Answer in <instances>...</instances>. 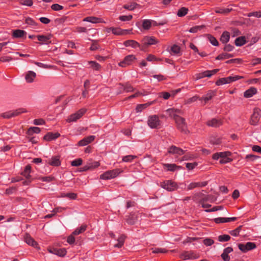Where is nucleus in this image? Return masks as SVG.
I'll list each match as a JSON object with an SVG mask.
<instances>
[{"mask_svg": "<svg viewBox=\"0 0 261 261\" xmlns=\"http://www.w3.org/2000/svg\"><path fill=\"white\" fill-rule=\"evenodd\" d=\"M87 227V226L86 225L83 224L80 227L76 228L72 234L68 237L67 242L70 244L74 243H75L76 244L80 243V242H79V238L76 237V236L84 232L86 230Z\"/></svg>", "mask_w": 261, "mask_h": 261, "instance_id": "obj_1", "label": "nucleus"}, {"mask_svg": "<svg viewBox=\"0 0 261 261\" xmlns=\"http://www.w3.org/2000/svg\"><path fill=\"white\" fill-rule=\"evenodd\" d=\"M185 243H193L195 245L197 243L203 244V245H212L214 243V241L211 239H203L198 238H189L184 241Z\"/></svg>", "mask_w": 261, "mask_h": 261, "instance_id": "obj_2", "label": "nucleus"}, {"mask_svg": "<svg viewBox=\"0 0 261 261\" xmlns=\"http://www.w3.org/2000/svg\"><path fill=\"white\" fill-rule=\"evenodd\" d=\"M121 172L122 170L119 169L109 170L100 175V178L104 180L111 179L117 176Z\"/></svg>", "mask_w": 261, "mask_h": 261, "instance_id": "obj_3", "label": "nucleus"}, {"mask_svg": "<svg viewBox=\"0 0 261 261\" xmlns=\"http://www.w3.org/2000/svg\"><path fill=\"white\" fill-rule=\"evenodd\" d=\"M261 118V110L258 108L253 109V112L250 118V123L251 125H256Z\"/></svg>", "mask_w": 261, "mask_h": 261, "instance_id": "obj_4", "label": "nucleus"}, {"mask_svg": "<svg viewBox=\"0 0 261 261\" xmlns=\"http://www.w3.org/2000/svg\"><path fill=\"white\" fill-rule=\"evenodd\" d=\"M148 125L151 128H156L160 125V120L158 116H150L148 118Z\"/></svg>", "mask_w": 261, "mask_h": 261, "instance_id": "obj_5", "label": "nucleus"}, {"mask_svg": "<svg viewBox=\"0 0 261 261\" xmlns=\"http://www.w3.org/2000/svg\"><path fill=\"white\" fill-rule=\"evenodd\" d=\"M47 250L49 252L59 255L60 256H63L66 254V250L64 248L49 246V247L47 248Z\"/></svg>", "mask_w": 261, "mask_h": 261, "instance_id": "obj_6", "label": "nucleus"}, {"mask_svg": "<svg viewBox=\"0 0 261 261\" xmlns=\"http://www.w3.org/2000/svg\"><path fill=\"white\" fill-rule=\"evenodd\" d=\"M161 187L168 191H174L177 188L176 182L172 180H166L161 183Z\"/></svg>", "mask_w": 261, "mask_h": 261, "instance_id": "obj_7", "label": "nucleus"}, {"mask_svg": "<svg viewBox=\"0 0 261 261\" xmlns=\"http://www.w3.org/2000/svg\"><path fill=\"white\" fill-rule=\"evenodd\" d=\"M86 111V109H80L75 113L71 115L67 120V122H71L76 121L77 119H80L84 115Z\"/></svg>", "mask_w": 261, "mask_h": 261, "instance_id": "obj_8", "label": "nucleus"}, {"mask_svg": "<svg viewBox=\"0 0 261 261\" xmlns=\"http://www.w3.org/2000/svg\"><path fill=\"white\" fill-rule=\"evenodd\" d=\"M177 126L181 132L187 133V125L185 122V119L180 116L178 117H176V119L175 120Z\"/></svg>", "mask_w": 261, "mask_h": 261, "instance_id": "obj_9", "label": "nucleus"}, {"mask_svg": "<svg viewBox=\"0 0 261 261\" xmlns=\"http://www.w3.org/2000/svg\"><path fill=\"white\" fill-rule=\"evenodd\" d=\"M199 255L194 251H185L180 256L184 259H193L198 258Z\"/></svg>", "mask_w": 261, "mask_h": 261, "instance_id": "obj_10", "label": "nucleus"}, {"mask_svg": "<svg viewBox=\"0 0 261 261\" xmlns=\"http://www.w3.org/2000/svg\"><path fill=\"white\" fill-rule=\"evenodd\" d=\"M136 60V58L134 55H130L125 57L123 61L119 63V65L122 67L129 65L132 63Z\"/></svg>", "mask_w": 261, "mask_h": 261, "instance_id": "obj_11", "label": "nucleus"}, {"mask_svg": "<svg viewBox=\"0 0 261 261\" xmlns=\"http://www.w3.org/2000/svg\"><path fill=\"white\" fill-rule=\"evenodd\" d=\"M231 152L229 151L221 152L220 163L221 164H226L231 162L232 159L229 158Z\"/></svg>", "mask_w": 261, "mask_h": 261, "instance_id": "obj_12", "label": "nucleus"}, {"mask_svg": "<svg viewBox=\"0 0 261 261\" xmlns=\"http://www.w3.org/2000/svg\"><path fill=\"white\" fill-rule=\"evenodd\" d=\"M31 167L30 165H27L24 171L22 173V175L25 177L27 179L26 180L23 181V185H28L29 183L31 182L30 177L31 175H30V173L31 172Z\"/></svg>", "mask_w": 261, "mask_h": 261, "instance_id": "obj_13", "label": "nucleus"}, {"mask_svg": "<svg viewBox=\"0 0 261 261\" xmlns=\"http://www.w3.org/2000/svg\"><path fill=\"white\" fill-rule=\"evenodd\" d=\"M168 153L176 154L177 155H181L184 154L185 153V151L182 149L173 145L169 148Z\"/></svg>", "mask_w": 261, "mask_h": 261, "instance_id": "obj_14", "label": "nucleus"}, {"mask_svg": "<svg viewBox=\"0 0 261 261\" xmlns=\"http://www.w3.org/2000/svg\"><path fill=\"white\" fill-rule=\"evenodd\" d=\"M36 74L33 71H29L25 74V80L28 83H32L34 82Z\"/></svg>", "mask_w": 261, "mask_h": 261, "instance_id": "obj_15", "label": "nucleus"}, {"mask_svg": "<svg viewBox=\"0 0 261 261\" xmlns=\"http://www.w3.org/2000/svg\"><path fill=\"white\" fill-rule=\"evenodd\" d=\"M95 138V137L94 136H89L80 141L78 144L79 146H81L87 145L92 142L94 140Z\"/></svg>", "mask_w": 261, "mask_h": 261, "instance_id": "obj_16", "label": "nucleus"}, {"mask_svg": "<svg viewBox=\"0 0 261 261\" xmlns=\"http://www.w3.org/2000/svg\"><path fill=\"white\" fill-rule=\"evenodd\" d=\"M37 37L38 40L41 42L42 43L47 44L51 43L50 39L51 38V35H38Z\"/></svg>", "mask_w": 261, "mask_h": 261, "instance_id": "obj_17", "label": "nucleus"}, {"mask_svg": "<svg viewBox=\"0 0 261 261\" xmlns=\"http://www.w3.org/2000/svg\"><path fill=\"white\" fill-rule=\"evenodd\" d=\"M233 251V249L231 247H228L225 248L223 253L221 254V257L222 259L224 261H229L230 260V257L228 255V254L231 252Z\"/></svg>", "mask_w": 261, "mask_h": 261, "instance_id": "obj_18", "label": "nucleus"}, {"mask_svg": "<svg viewBox=\"0 0 261 261\" xmlns=\"http://www.w3.org/2000/svg\"><path fill=\"white\" fill-rule=\"evenodd\" d=\"M60 136V134L58 133H48L44 137V139L47 141H50L53 140H55L56 138H58Z\"/></svg>", "mask_w": 261, "mask_h": 261, "instance_id": "obj_19", "label": "nucleus"}, {"mask_svg": "<svg viewBox=\"0 0 261 261\" xmlns=\"http://www.w3.org/2000/svg\"><path fill=\"white\" fill-rule=\"evenodd\" d=\"M219 70V69H215L212 70H206L204 72L199 73L201 78H203L205 77H211L212 75L216 73Z\"/></svg>", "mask_w": 261, "mask_h": 261, "instance_id": "obj_20", "label": "nucleus"}, {"mask_svg": "<svg viewBox=\"0 0 261 261\" xmlns=\"http://www.w3.org/2000/svg\"><path fill=\"white\" fill-rule=\"evenodd\" d=\"M257 90L254 87H251L244 93V96L246 98H249L252 97L253 95L256 94Z\"/></svg>", "mask_w": 261, "mask_h": 261, "instance_id": "obj_21", "label": "nucleus"}, {"mask_svg": "<svg viewBox=\"0 0 261 261\" xmlns=\"http://www.w3.org/2000/svg\"><path fill=\"white\" fill-rule=\"evenodd\" d=\"M48 164L54 166H58L60 165L59 157L58 156H53L48 160Z\"/></svg>", "mask_w": 261, "mask_h": 261, "instance_id": "obj_22", "label": "nucleus"}, {"mask_svg": "<svg viewBox=\"0 0 261 261\" xmlns=\"http://www.w3.org/2000/svg\"><path fill=\"white\" fill-rule=\"evenodd\" d=\"M207 124L212 127H218L222 124V122L220 120L214 118L207 122Z\"/></svg>", "mask_w": 261, "mask_h": 261, "instance_id": "obj_23", "label": "nucleus"}, {"mask_svg": "<svg viewBox=\"0 0 261 261\" xmlns=\"http://www.w3.org/2000/svg\"><path fill=\"white\" fill-rule=\"evenodd\" d=\"M163 166L165 169L170 171H174L177 169H179L181 168V167L177 166L174 164H163Z\"/></svg>", "mask_w": 261, "mask_h": 261, "instance_id": "obj_24", "label": "nucleus"}, {"mask_svg": "<svg viewBox=\"0 0 261 261\" xmlns=\"http://www.w3.org/2000/svg\"><path fill=\"white\" fill-rule=\"evenodd\" d=\"M27 34V33L21 30H15L13 31V36L15 38H22Z\"/></svg>", "mask_w": 261, "mask_h": 261, "instance_id": "obj_25", "label": "nucleus"}, {"mask_svg": "<svg viewBox=\"0 0 261 261\" xmlns=\"http://www.w3.org/2000/svg\"><path fill=\"white\" fill-rule=\"evenodd\" d=\"M215 95V91H209L204 96L202 97L200 99L204 100L205 103H206L208 100H211Z\"/></svg>", "mask_w": 261, "mask_h": 261, "instance_id": "obj_26", "label": "nucleus"}, {"mask_svg": "<svg viewBox=\"0 0 261 261\" xmlns=\"http://www.w3.org/2000/svg\"><path fill=\"white\" fill-rule=\"evenodd\" d=\"M144 43L147 45L155 44L158 43L157 40L153 37H146L144 39Z\"/></svg>", "mask_w": 261, "mask_h": 261, "instance_id": "obj_27", "label": "nucleus"}, {"mask_svg": "<svg viewBox=\"0 0 261 261\" xmlns=\"http://www.w3.org/2000/svg\"><path fill=\"white\" fill-rule=\"evenodd\" d=\"M153 103H154V101H151L150 102L138 105L137 106L136 109L137 112H141L143 110L145 109V108H146L147 107L150 106L151 105H152Z\"/></svg>", "mask_w": 261, "mask_h": 261, "instance_id": "obj_28", "label": "nucleus"}, {"mask_svg": "<svg viewBox=\"0 0 261 261\" xmlns=\"http://www.w3.org/2000/svg\"><path fill=\"white\" fill-rule=\"evenodd\" d=\"M230 36L229 33L227 32H224L220 38V41L223 43H226L229 40Z\"/></svg>", "mask_w": 261, "mask_h": 261, "instance_id": "obj_29", "label": "nucleus"}, {"mask_svg": "<svg viewBox=\"0 0 261 261\" xmlns=\"http://www.w3.org/2000/svg\"><path fill=\"white\" fill-rule=\"evenodd\" d=\"M124 44L126 46H132L134 48H136L139 46V43L133 40H127L124 42Z\"/></svg>", "mask_w": 261, "mask_h": 261, "instance_id": "obj_30", "label": "nucleus"}, {"mask_svg": "<svg viewBox=\"0 0 261 261\" xmlns=\"http://www.w3.org/2000/svg\"><path fill=\"white\" fill-rule=\"evenodd\" d=\"M151 26V19H144L142 21V27L144 30H149Z\"/></svg>", "mask_w": 261, "mask_h": 261, "instance_id": "obj_31", "label": "nucleus"}, {"mask_svg": "<svg viewBox=\"0 0 261 261\" xmlns=\"http://www.w3.org/2000/svg\"><path fill=\"white\" fill-rule=\"evenodd\" d=\"M24 241L28 245H38V243L35 242V241L28 234L24 236Z\"/></svg>", "mask_w": 261, "mask_h": 261, "instance_id": "obj_32", "label": "nucleus"}, {"mask_svg": "<svg viewBox=\"0 0 261 261\" xmlns=\"http://www.w3.org/2000/svg\"><path fill=\"white\" fill-rule=\"evenodd\" d=\"M246 43L244 37H240L237 38L235 40V44L236 46H241Z\"/></svg>", "mask_w": 261, "mask_h": 261, "instance_id": "obj_33", "label": "nucleus"}, {"mask_svg": "<svg viewBox=\"0 0 261 261\" xmlns=\"http://www.w3.org/2000/svg\"><path fill=\"white\" fill-rule=\"evenodd\" d=\"M239 249L243 252H246L249 250H251L255 248L256 246H238Z\"/></svg>", "mask_w": 261, "mask_h": 261, "instance_id": "obj_34", "label": "nucleus"}, {"mask_svg": "<svg viewBox=\"0 0 261 261\" xmlns=\"http://www.w3.org/2000/svg\"><path fill=\"white\" fill-rule=\"evenodd\" d=\"M137 221V216L135 214H131L127 219L128 224L133 225L135 224Z\"/></svg>", "mask_w": 261, "mask_h": 261, "instance_id": "obj_35", "label": "nucleus"}, {"mask_svg": "<svg viewBox=\"0 0 261 261\" xmlns=\"http://www.w3.org/2000/svg\"><path fill=\"white\" fill-rule=\"evenodd\" d=\"M233 56V55L232 54L225 53V54H222L219 55V56H218L216 57V60H224L225 59L231 58Z\"/></svg>", "mask_w": 261, "mask_h": 261, "instance_id": "obj_36", "label": "nucleus"}, {"mask_svg": "<svg viewBox=\"0 0 261 261\" xmlns=\"http://www.w3.org/2000/svg\"><path fill=\"white\" fill-rule=\"evenodd\" d=\"M210 142L213 145H218L221 143V139L220 137L212 136Z\"/></svg>", "mask_w": 261, "mask_h": 261, "instance_id": "obj_37", "label": "nucleus"}, {"mask_svg": "<svg viewBox=\"0 0 261 261\" xmlns=\"http://www.w3.org/2000/svg\"><path fill=\"white\" fill-rule=\"evenodd\" d=\"M40 132V128L38 127H31L28 130L29 135H32L34 133L38 134Z\"/></svg>", "mask_w": 261, "mask_h": 261, "instance_id": "obj_38", "label": "nucleus"}, {"mask_svg": "<svg viewBox=\"0 0 261 261\" xmlns=\"http://www.w3.org/2000/svg\"><path fill=\"white\" fill-rule=\"evenodd\" d=\"M232 10V8H218L215 10V12L217 13H222V14H227L231 11Z\"/></svg>", "mask_w": 261, "mask_h": 261, "instance_id": "obj_39", "label": "nucleus"}, {"mask_svg": "<svg viewBox=\"0 0 261 261\" xmlns=\"http://www.w3.org/2000/svg\"><path fill=\"white\" fill-rule=\"evenodd\" d=\"M228 77L220 79L217 81L216 84L218 86L222 85L225 84L230 83Z\"/></svg>", "mask_w": 261, "mask_h": 261, "instance_id": "obj_40", "label": "nucleus"}, {"mask_svg": "<svg viewBox=\"0 0 261 261\" xmlns=\"http://www.w3.org/2000/svg\"><path fill=\"white\" fill-rule=\"evenodd\" d=\"M12 111L13 117L18 116L22 113L27 112V110L24 108H19L15 111Z\"/></svg>", "mask_w": 261, "mask_h": 261, "instance_id": "obj_41", "label": "nucleus"}, {"mask_svg": "<svg viewBox=\"0 0 261 261\" xmlns=\"http://www.w3.org/2000/svg\"><path fill=\"white\" fill-rule=\"evenodd\" d=\"M188 11V9L187 8L185 7H182L178 11L177 15L179 17H183L187 14Z\"/></svg>", "mask_w": 261, "mask_h": 261, "instance_id": "obj_42", "label": "nucleus"}, {"mask_svg": "<svg viewBox=\"0 0 261 261\" xmlns=\"http://www.w3.org/2000/svg\"><path fill=\"white\" fill-rule=\"evenodd\" d=\"M207 39L210 41V42L215 46H218L219 44V43L217 39L213 36L211 35H207Z\"/></svg>", "mask_w": 261, "mask_h": 261, "instance_id": "obj_43", "label": "nucleus"}, {"mask_svg": "<svg viewBox=\"0 0 261 261\" xmlns=\"http://www.w3.org/2000/svg\"><path fill=\"white\" fill-rule=\"evenodd\" d=\"M121 87L120 88L121 90H124L126 92H131L134 90L133 87L129 84H126L125 85H121Z\"/></svg>", "mask_w": 261, "mask_h": 261, "instance_id": "obj_44", "label": "nucleus"}, {"mask_svg": "<svg viewBox=\"0 0 261 261\" xmlns=\"http://www.w3.org/2000/svg\"><path fill=\"white\" fill-rule=\"evenodd\" d=\"M62 197H67L70 199H75L76 198V194L74 193H67L62 194Z\"/></svg>", "mask_w": 261, "mask_h": 261, "instance_id": "obj_45", "label": "nucleus"}, {"mask_svg": "<svg viewBox=\"0 0 261 261\" xmlns=\"http://www.w3.org/2000/svg\"><path fill=\"white\" fill-rule=\"evenodd\" d=\"M230 239V237L227 234L221 235L218 237V241L222 242L228 241Z\"/></svg>", "mask_w": 261, "mask_h": 261, "instance_id": "obj_46", "label": "nucleus"}, {"mask_svg": "<svg viewBox=\"0 0 261 261\" xmlns=\"http://www.w3.org/2000/svg\"><path fill=\"white\" fill-rule=\"evenodd\" d=\"M166 113L171 117H172L174 120L176 119V117H178L179 116L175 114L174 108L169 109L166 110Z\"/></svg>", "mask_w": 261, "mask_h": 261, "instance_id": "obj_47", "label": "nucleus"}, {"mask_svg": "<svg viewBox=\"0 0 261 261\" xmlns=\"http://www.w3.org/2000/svg\"><path fill=\"white\" fill-rule=\"evenodd\" d=\"M1 116L5 119H10L13 117L12 111H10L5 113H3L1 115Z\"/></svg>", "mask_w": 261, "mask_h": 261, "instance_id": "obj_48", "label": "nucleus"}, {"mask_svg": "<svg viewBox=\"0 0 261 261\" xmlns=\"http://www.w3.org/2000/svg\"><path fill=\"white\" fill-rule=\"evenodd\" d=\"M139 6L138 4L135 3H132L130 5H125L123 8L125 9L129 10H133L137 6Z\"/></svg>", "mask_w": 261, "mask_h": 261, "instance_id": "obj_49", "label": "nucleus"}, {"mask_svg": "<svg viewBox=\"0 0 261 261\" xmlns=\"http://www.w3.org/2000/svg\"><path fill=\"white\" fill-rule=\"evenodd\" d=\"M98 18L95 17H86L84 21H88L92 23H97L98 22Z\"/></svg>", "mask_w": 261, "mask_h": 261, "instance_id": "obj_50", "label": "nucleus"}, {"mask_svg": "<svg viewBox=\"0 0 261 261\" xmlns=\"http://www.w3.org/2000/svg\"><path fill=\"white\" fill-rule=\"evenodd\" d=\"M204 27L203 25H197L194 27L191 28L189 32L192 33H195L197 32L198 31H200Z\"/></svg>", "mask_w": 261, "mask_h": 261, "instance_id": "obj_51", "label": "nucleus"}, {"mask_svg": "<svg viewBox=\"0 0 261 261\" xmlns=\"http://www.w3.org/2000/svg\"><path fill=\"white\" fill-rule=\"evenodd\" d=\"M171 50L172 53L174 55H178L180 53V49L178 46H177L176 45H174L171 47Z\"/></svg>", "mask_w": 261, "mask_h": 261, "instance_id": "obj_52", "label": "nucleus"}, {"mask_svg": "<svg viewBox=\"0 0 261 261\" xmlns=\"http://www.w3.org/2000/svg\"><path fill=\"white\" fill-rule=\"evenodd\" d=\"M89 64L95 70H98L100 68V65L95 61H90L89 62Z\"/></svg>", "mask_w": 261, "mask_h": 261, "instance_id": "obj_53", "label": "nucleus"}, {"mask_svg": "<svg viewBox=\"0 0 261 261\" xmlns=\"http://www.w3.org/2000/svg\"><path fill=\"white\" fill-rule=\"evenodd\" d=\"M136 158V156L128 155L123 158V161L125 162H130Z\"/></svg>", "mask_w": 261, "mask_h": 261, "instance_id": "obj_54", "label": "nucleus"}, {"mask_svg": "<svg viewBox=\"0 0 261 261\" xmlns=\"http://www.w3.org/2000/svg\"><path fill=\"white\" fill-rule=\"evenodd\" d=\"M247 16L248 17L254 16L257 18H260V17H261V12L258 11V12H251V13L247 14Z\"/></svg>", "mask_w": 261, "mask_h": 261, "instance_id": "obj_55", "label": "nucleus"}, {"mask_svg": "<svg viewBox=\"0 0 261 261\" xmlns=\"http://www.w3.org/2000/svg\"><path fill=\"white\" fill-rule=\"evenodd\" d=\"M82 161L81 159L74 160L71 162V165L73 166H79L82 165Z\"/></svg>", "mask_w": 261, "mask_h": 261, "instance_id": "obj_56", "label": "nucleus"}, {"mask_svg": "<svg viewBox=\"0 0 261 261\" xmlns=\"http://www.w3.org/2000/svg\"><path fill=\"white\" fill-rule=\"evenodd\" d=\"M199 187H200L199 182H192L188 186L187 188H188V190H190L193 189L195 188Z\"/></svg>", "mask_w": 261, "mask_h": 261, "instance_id": "obj_57", "label": "nucleus"}, {"mask_svg": "<svg viewBox=\"0 0 261 261\" xmlns=\"http://www.w3.org/2000/svg\"><path fill=\"white\" fill-rule=\"evenodd\" d=\"M242 228V226H239L238 228H237L236 229L231 230L229 232L230 234L233 236H237L239 234L241 229Z\"/></svg>", "mask_w": 261, "mask_h": 261, "instance_id": "obj_58", "label": "nucleus"}, {"mask_svg": "<svg viewBox=\"0 0 261 261\" xmlns=\"http://www.w3.org/2000/svg\"><path fill=\"white\" fill-rule=\"evenodd\" d=\"M112 32V33L115 35H120L122 34V30L119 28H111L109 29Z\"/></svg>", "mask_w": 261, "mask_h": 261, "instance_id": "obj_59", "label": "nucleus"}, {"mask_svg": "<svg viewBox=\"0 0 261 261\" xmlns=\"http://www.w3.org/2000/svg\"><path fill=\"white\" fill-rule=\"evenodd\" d=\"M132 18H133V16L131 15H129L128 16L123 15V16H120L119 17V19L121 21H129V20H131L132 19Z\"/></svg>", "mask_w": 261, "mask_h": 261, "instance_id": "obj_60", "label": "nucleus"}, {"mask_svg": "<svg viewBox=\"0 0 261 261\" xmlns=\"http://www.w3.org/2000/svg\"><path fill=\"white\" fill-rule=\"evenodd\" d=\"M20 3L23 5L31 6L33 4L32 0H20Z\"/></svg>", "mask_w": 261, "mask_h": 261, "instance_id": "obj_61", "label": "nucleus"}, {"mask_svg": "<svg viewBox=\"0 0 261 261\" xmlns=\"http://www.w3.org/2000/svg\"><path fill=\"white\" fill-rule=\"evenodd\" d=\"M151 250H152V252L154 253H165L166 252V250L162 248H151Z\"/></svg>", "mask_w": 261, "mask_h": 261, "instance_id": "obj_62", "label": "nucleus"}, {"mask_svg": "<svg viewBox=\"0 0 261 261\" xmlns=\"http://www.w3.org/2000/svg\"><path fill=\"white\" fill-rule=\"evenodd\" d=\"M88 164L90 166V169H94L99 166V163L98 162H91L88 163Z\"/></svg>", "mask_w": 261, "mask_h": 261, "instance_id": "obj_63", "label": "nucleus"}, {"mask_svg": "<svg viewBox=\"0 0 261 261\" xmlns=\"http://www.w3.org/2000/svg\"><path fill=\"white\" fill-rule=\"evenodd\" d=\"M197 165V163H188L186 164V167L189 170H192L194 169Z\"/></svg>", "mask_w": 261, "mask_h": 261, "instance_id": "obj_64", "label": "nucleus"}]
</instances>
